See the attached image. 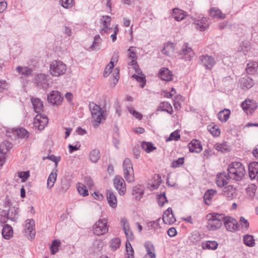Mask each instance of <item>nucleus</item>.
I'll use <instances>...</instances> for the list:
<instances>
[{"instance_id":"4468645a","label":"nucleus","mask_w":258,"mask_h":258,"mask_svg":"<svg viewBox=\"0 0 258 258\" xmlns=\"http://www.w3.org/2000/svg\"><path fill=\"white\" fill-rule=\"evenodd\" d=\"M163 221L166 224L171 225L176 221V218L171 208H168L163 214Z\"/></svg>"},{"instance_id":"680f3d73","label":"nucleus","mask_w":258,"mask_h":258,"mask_svg":"<svg viewBox=\"0 0 258 258\" xmlns=\"http://www.w3.org/2000/svg\"><path fill=\"white\" fill-rule=\"evenodd\" d=\"M176 92L175 89L174 88H172L170 92H168L166 91H163L162 92V94L165 97L170 98L173 97L176 94Z\"/></svg>"},{"instance_id":"052dcab7","label":"nucleus","mask_w":258,"mask_h":258,"mask_svg":"<svg viewBox=\"0 0 258 258\" xmlns=\"http://www.w3.org/2000/svg\"><path fill=\"white\" fill-rule=\"evenodd\" d=\"M18 175L23 182H25L30 176V174L29 171H21L18 173Z\"/></svg>"},{"instance_id":"ddd939ff","label":"nucleus","mask_w":258,"mask_h":258,"mask_svg":"<svg viewBox=\"0 0 258 258\" xmlns=\"http://www.w3.org/2000/svg\"><path fill=\"white\" fill-rule=\"evenodd\" d=\"M111 21V19L110 17L108 16H104L102 17V18L100 20V23L101 25L100 33L101 34L108 33L110 32V30L112 29L111 27H109V26L110 25Z\"/></svg>"},{"instance_id":"423d86ee","label":"nucleus","mask_w":258,"mask_h":258,"mask_svg":"<svg viewBox=\"0 0 258 258\" xmlns=\"http://www.w3.org/2000/svg\"><path fill=\"white\" fill-rule=\"evenodd\" d=\"M107 223V220L105 218L98 220L93 226V233L98 236L106 233L109 227Z\"/></svg>"},{"instance_id":"a18cd8bd","label":"nucleus","mask_w":258,"mask_h":258,"mask_svg":"<svg viewBox=\"0 0 258 258\" xmlns=\"http://www.w3.org/2000/svg\"><path fill=\"white\" fill-rule=\"evenodd\" d=\"M77 189L79 194L83 197L88 196L89 192L86 186L83 183H79L77 184Z\"/></svg>"},{"instance_id":"c756f323","label":"nucleus","mask_w":258,"mask_h":258,"mask_svg":"<svg viewBox=\"0 0 258 258\" xmlns=\"http://www.w3.org/2000/svg\"><path fill=\"white\" fill-rule=\"evenodd\" d=\"M208 130L215 137H218L221 134V130L219 126L213 123L208 126Z\"/></svg>"},{"instance_id":"e433bc0d","label":"nucleus","mask_w":258,"mask_h":258,"mask_svg":"<svg viewBox=\"0 0 258 258\" xmlns=\"http://www.w3.org/2000/svg\"><path fill=\"white\" fill-rule=\"evenodd\" d=\"M126 254L125 258H134V250L129 241L127 240L125 243Z\"/></svg>"},{"instance_id":"c03bdc74","label":"nucleus","mask_w":258,"mask_h":258,"mask_svg":"<svg viewBox=\"0 0 258 258\" xmlns=\"http://www.w3.org/2000/svg\"><path fill=\"white\" fill-rule=\"evenodd\" d=\"M17 70L21 75L24 76H28L32 73V70L26 67H18Z\"/></svg>"},{"instance_id":"8fccbe9b","label":"nucleus","mask_w":258,"mask_h":258,"mask_svg":"<svg viewBox=\"0 0 258 258\" xmlns=\"http://www.w3.org/2000/svg\"><path fill=\"white\" fill-rule=\"evenodd\" d=\"M59 245L60 241L59 240H54L53 241L50 246L51 254H54L57 251Z\"/></svg>"},{"instance_id":"774afa93","label":"nucleus","mask_w":258,"mask_h":258,"mask_svg":"<svg viewBox=\"0 0 258 258\" xmlns=\"http://www.w3.org/2000/svg\"><path fill=\"white\" fill-rule=\"evenodd\" d=\"M101 41L100 37L99 35H96L94 38V40L93 43V44L91 46V48L92 50H94L96 48V46H98Z\"/></svg>"},{"instance_id":"f8f14e48","label":"nucleus","mask_w":258,"mask_h":258,"mask_svg":"<svg viewBox=\"0 0 258 258\" xmlns=\"http://www.w3.org/2000/svg\"><path fill=\"white\" fill-rule=\"evenodd\" d=\"M119 58V54L118 52L114 53L110 61L106 67L104 71V76H108L112 72V70L117 62Z\"/></svg>"},{"instance_id":"5701e85b","label":"nucleus","mask_w":258,"mask_h":258,"mask_svg":"<svg viewBox=\"0 0 258 258\" xmlns=\"http://www.w3.org/2000/svg\"><path fill=\"white\" fill-rule=\"evenodd\" d=\"M209 15L213 18H217L219 19H224L226 15L217 7H212L209 10Z\"/></svg>"},{"instance_id":"f704fd0d","label":"nucleus","mask_w":258,"mask_h":258,"mask_svg":"<svg viewBox=\"0 0 258 258\" xmlns=\"http://www.w3.org/2000/svg\"><path fill=\"white\" fill-rule=\"evenodd\" d=\"M57 176V171H53L49 175L47 182V188H51L52 187L56 180Z\"/></svg>"},{"instance_id":"6e6552de","label":"nucleus","mask_w":258,"mask_h":258,"mask_svg":"<svg viewBox=\"0 0 258 258\" xmlns=\"http://www.w3.org/2000/svg\"><path fill=\"white\" fill-rule=\"evenodd\" d=\"M113 184L120 196H123L125 194L126 185L122 177L116 175L113 178Z\"/></svg>"},{"instance_id":"bb28decb","label":"nucleus","mask_w":258,"mask_h":258,"mask_svg":"<svg viewBox=\"0 0 258 258\" xmlns=\"http://www.w3.org/2000/svg\"><path fill=\"white\" fill-rule=\"evenodd\" d=\"M231 111L229 109H224L218 114V118L222 122H225L229 118Z\"/></svg>"},{"instance_id":"2f4dec72","label":"nucleus","mask_w":258,"mask_h":258,"mask_svg":"<svg viewBox=\"0 0 258 258\" xmlns=\"http://www.w3.org/2000/svg\"><path fill=\"white\" fill-rule=\"evenodd\" d=\"M2 235L6 239H10L13 235V230L12 227L7 224L2 230Z\"/></svg>"},{"instance_id":"b1692460","label":"nucleus","mask_w":258,"mask_h":258,"mask_svg":"<svg viewBox=\"0 0 258 258\" xmlns=\"http://www.w3.org/2000/svg\"><path fill=\"white\" fill-rule=\"evenodd\" d=\"M157 110L166 112L170 114H172L173 112L171 105L166 101L161 102L158 106Z\"/></svg>"},{"instance_id":"cd10ccee","label":"nucleus","mask_w":258,"mask_h":258,"mask_svg":"<svg viewBox=\"0 0 258 258\" xmlns=\"http://www.w3.org/2000/svg\"><path fill=\"white\" fill-rule=\"evenodd\" d=\"M214 148L218 151L221 152H229L231 150L230 146L227 142H224L221 143H218L215 144Z\"/></svg>"},{"instance_id":"5fc2aeb1","label":"nucleus","mask_w":258,"mask_h":258,"mask_svg":"<svg viewBox=\"0 0 258 258\" xmlns=\"http://www.w3.org/2000/svg\"><path fill=\"white\" fill-rule=\"evenodd\" d=\"M184 162V158L183 157L179 158L172 162L171 166L173 168H177L183 165Z\"/></svg>"},{"instance_id":"f03ea898","label":"nucleus","mask_w":258,"mask_h":258,"mask_svg":"<svg viewBox=\"0 0 258 258\" xmlns=\"http://www.w3.org/2000/svg\"><path fill=\"white\" fill-rule=\"evenodd\" d=\"M207 228L210 231H215L220 228L222 225L223 217L216 213H209L206 215Z\"/></svg>"},{"instance_id":"69168bd1","label":"nucleus","mask_w":258,"mask_h":258,"mask_svg":"<svg viewBox=\"0 0 258 258\" xmlns=\"http://www.w3.org/2000/svg\"><path fill=\"white\" fill-rule=\"evenodd\" d=\"M68 148L69 149V152L71 153L74 151L80 150L81 148V145L79 143H78L74 146L72 145H69Z\"/></svg>"},{"instance_id":"2eb2a0df","label":"nucleus","mask_w":258,"mask_h":258,"mask_svg":"<svg viewBox=\"0 0 258 258\" xmlns=\"http://www.w3.org/2000/svg\"><path fill=\"white\" fill-rule=\"evenodd\" d=\"M173 73L167 68H162L158 73L159 77L163 81L169 82L172 80Z\"/></svg>"},{"instance_id":"49530a36","label":"nucleus","mask_w":258,"mask_h":258,"mask_svg":"<svg viewBox=\"0 0 258 258\" xmlns=\"http://www.w3.org/2000/svg\"><path fill=\"white\" fill-rule=\"evenodd\" d=\"M174 49L173 44L168 43L165 45L164 47L162 50V52L167 55H169L173 52Z\"/></svg>"},{"instance_id":"7c9ffc66","label":"nucleus","mask_w":258,"mask_h":258,"mask_svg":"<svg viewBox=\"0 0 258 258\" xmlns=\"http://www.w3.org/2000/svg\"><path fill=\"white\" fill-rule=\"evenodd\" d=\"M147 253L150 258H156L154 246L150 242H147L144 244Z\"/></svg>"},{"instance_id":"9d476101","label":"nucleus","mask_w":258,"mask_h":258,"mask_svg":"<svg viewBox=\"0 0 258 258\" xmlns=\"http://www.w3.org/2000/svg\"><path fill=\"white\" fill-rule=\"evenodd\" d=\"M47 99L50 103L53 105H59L62 102L63 97L58 91H52L48 95Z\"/></svg>"},{"instance_id":"9b49d317","label":"nucleus","mask_w":258,"mask_h":258,"mask_svg":"<svg viewBox=\"0 0 258 258\" xmlns=\"http://www.w3.org/2000/svg\"><path fill=\"white\" fill-rule=\"evenodd\" d=\"M200 59L205 69L208 70H211L216 64L214 58L207 54L201 55Z\"/></svg>"},{"instance_id":"f257e3e1","label":"nucleus","mask_w":258,"mask_h":258,"mask_svg":"<svg viewBox=\"0 0 258 258\" xmlns=\"http://www.w3.org/2000/svg\"><path fill=\"white\" fill-rule=\"evenodd\" d=\"M245 174L244 166L239 162H232L228 165V177L233 180L240 181L242 179Z\"/></svg>"},{"instance_id":"f3484780","label":"nucleus","mask_w":258,"mask_h":258,"mask_svg":"<svg viewBox=\"0 0 258 258\" xmlns=\"http://www.w3.org/2000/svg\"><path fill=\"white\" fill-rule=\"evenodd\" d=\"M181 54L186 60H190L195 55V53L191 48L188 46L187 44H184L181 50Z\"/></svg>"},{"instance_id":"dca6fc26","label":"nucleus","mask_w":258,"mask_h":258,"mask_svg":"<svg viewBox=\"0 0 258 258\" xmlns=\"http://www.w3.org/2000/svg\"><path fill=\"white\" fill-rule=\"evenodd\" d=\"M224 224L226 228L230 231H233L237 229V222L235 219L230 217L224 219Z\"/></svg>"},{"instance_id":"79ce46f5","label":"nucleus","mask_w":258,"mask_h":258,"mask_svg":"<svg viewBox=\"0 0 258 258\" xmlns=\"http://www.w3.org/2000/svg\"><path fill=\"white\" fill-rule=\"evenodd\" d=\"M244 243L250 247H252L255 244V240L253 237L251 235H246L243 237Z\"/></svg>"},{"instance_id":"3c124183","label":"nucleus","mask_w":258,"mask_h":258,"mask_svg":"<svg viewBox=\"0 0 258 258\" xmlns=\"http://www.w3.org/2000/svg\"><path fill=\"white\" fill-rule=\"evenodd\" d=\"M130 169H133V165L131 160L128 158H126L123 162V170H130Z\"/></svg>"},{"instance_id":"0eeeda50","label":"nucleus","mask_w":258,"mask_h":258,"mask_svg":"<svg viewBox=\"0 0 258 258\" xmlns=\"http://www.w3.org/2000/svg\"><path fill=\"white\" fill-rule=\"evenodd\" d=\"M241 107L244 111L247 114H251L257 109L258 105L256 101L253 99H246L241 103Z\"/></svg>"},{"instance_id":"13d9d810","label":"nucleus","mask_w":258,"mask_h":258,"mask_svg":"<svg viewBox=\"0 0 258 258\" xmlns=\"http://www.w3.org/2000/svg\"><path fill=\"white\" fill-rule=\"evenodd\" d=\"M158 204L160 206H163L165 203H167V200L165 193L160 194L158 197Z\"/></svg>"},{"instance_id":"4be33fe9","label":"nucleus","mask_w":258,"mask_h":258,"mask_svg":"<svg viewBox=\"0 0 258 258\" xmlns=\"http://www.w3.org/2000/svg\"><path fill=\"white\" fill-rule=\"evenodd\" d=\"M106 198L109 206L112 208H116L117 205V201L115 195L110 190L106 191Z\"/></svg>"},{"instance_id":"c9c22d12","label":"nucleus","mask_w":258,"mask_h":258,"mask_svg":"<svg viewBox=\"0 0 258 258\" xmlns=\"http://www.w3.org/2000/svg\"><path fill=\"white\" fill-rule=\"evenodd\" d=\"M89 157L92 162L96 163L100 158L99 151L97 149L92 150L89 153Z\"/></svg>"},{"instance_id":"a19ab883","label":"nucleus","mask_w":258,"mask_h":258,"mask_svg":"<svg viewBox=\"0 0 258 258\" xmlns=\"http://www.w3.org/2000/svg\"><path fill=\"white\" fill-rule=\"evenodd\" d=\"M258 64L255 62H250L247 63L246 68V71L248 74H252L254 73L257 69Z\"/></svg>"},{"instance_id":"58836bf2","label":"nucleus","mask_w":258,"mask_h":258,"mask_svg":"<svg viewBox=\"0 0 258 258\" xmlns=\"http://www.w3.org/2000/svg\"><path fill=\"white\" fill-rule=\"evenodd\" d=\"M142 149L147 153H150L155 150L156 148L150 142H143L141 145Z\"/></svg>"},{"instance_id":"39448f33","label":"nucleus","mask_w":258,"mask_h":258,"mask_svg":"<svg viewBox=\"0 0 258 258\" xmlns=\"http://www.w3.org/2000/svg\"><path fill=\"white\" fill-rule=\"evenodd\" d=\"M128 64L131 66L129 68L130 72L134 71L138 75H140V70L137 62L136 50L134 47H130L128 50Z\"/></svg>"},{"instance_id":"412c9836","label":"nucleus","mask_w":258,"mask_h":258,"mask_svg":"<svg viewBox=\"0 0 258 258\" xmlns=\"http://www.w3.org/2000/svg\"><path fill=\"white\" fill-rule=\"evenodd\" d=\"M219 244L215 240H207L202 243V248L204 250H215L217 249Z\"/></svg>"},{"instance_id":"393cba45","label":"nucleus","mask_w":258,"mask_h":258,"mask_svg":"<svg viewBox=\"0 0 258 258\" xmlns=\"http://www.w3.org/2000/svg\"><path fill=\"white\" fill-rule=\"evenodd\" d=\"M249 176L252 179L258 175V162H253L249 164L248 166Z\"/></svg>"},{"instance_id":"603ef678","label":"nucleus","mask_w":258,"mask_h":258,"mask_svg":"<svg viewBox=\"0 0 258 258\" xmlns=\"http://www.w3.org/2000/svg\"><path fill=\"white\" fill-rule=\"evenodd\" d=\"M61 6L66 9L71 8L75 4L74 0H60Z\"/></svg>"},{"instance_id":"72a5a7b5","label":"nucleus","mask_w":258,"mask_h":258,"mask_svg":"<svg viewBox=\"0 0 258 258\" xmlns=\"http://www.w3.org/2000/svg\"><path fill=\"white\" fill-rule=\"evenodd\" d=\"M31 102L36 112L39 113L42 111L43 105L42 102L39 99L32 98Z\"/></svg>"},{"instance_id":"a211bd4d","label":"nucleus","mask_w":258,"mask_h":258,"mask_svg":"<svg viewBox=\"0 0 258 258\" xmlns=\"http://www.w3.org/2000/svg\"><path fill=\"white\" fill-rule=\"evenodd\" d=\"M35 226L34 221L32 219H28L26 221L24 231L26 234H29L31 238H33L35 234V231L34 228Z\"/></svg>"},{"instance_id":"7ed1b4c3","label":"nucleus","mask_w":258,"mask_h":258,"mask_svg":"<svg viewBox=\"0 0 258 258\" xmlns=\"http://www.w3.org/2000/svg\"><path fill=\"white\" fill-rule=\"evenodd\" d=\"M89 106L92 118L95 122L93 125L95 127H97L102 120L105 119L104 111L100 106L93 102H90Z\"/></svg>"},{"instance_id":"de8ad7c7","label":"nucleus","mask_w":258,"mask_h":258,"mask_svg":"<svg viewBox=\"0 0 258 258\" xmlns=\"http://www.w3.org/2000/svg\"><path fill=\"white\" fill-rule=\"evenodd\" d=\"M11 144L8 141H4L0 145V153L6 154L11 147Z\"/></svg>"},{"instance_id":"e2e57ef3","label":"nucleus","mask_w":258,"mask_h":258,"mask_svg":"<svg viewBox=\"0 0 258 258\" xmlns=\"http://www.w3.org/2000/svg\"><path fill=\"white\" fill-rule=\"evenodd\" d=\"M128 110L130 113L137 119L140 120L142 118V115L140 112L135 110L133 108H129Z\"/></svg>"},{"instance_id":"ea45409f","label":"nucleus","mask_w":258,"mask_h":258,"mask_svg":"<svg viewBox=\"0 0 258 258\" xmlns=\"http://www.w3.org/2000/svg\"><path fill=\"white\" fill-rule=\"evenodd\" d=\"M216 194V191L213 189L208 190L204 195V199L205 203L207 205H210V202L214 196Z\"/></svg>"},{"instance_id":"aec40b11","label":"nucleus","mask_w":258,"mask_h":258,"mask_svg":"<svg viewBox=\"0 0 258 258\" xmlns=\"http://www.w3.org/2000/svg\"><path fill=\"white\" fill-rule=\"evenodd\" d=\"M223 193L229 200H232L237 196L236 189L231 185L224 187Z\"/></svg>"},{"instance_id":"473e14b6","label":"nucleus","mask_w":258,"mask_h":258,"mask_svg":"<svg viewBox=\"0 0 258 258\" xmlns=\"http://www.w3.org/2000/svg\"><path fill=\"white\" fill-rule=\"evenodd\" d=\"M172 11V16L177 21L183 20L186 16L185 12L178 8L173 9Z\"/></svg>"},{"instance_id":"6ab92c4d","label":"nucleus","mask_w":258,"mask_h":258,"mask_svg":"<svg viewBox=\"0 0 258 258\" xmlns=\"http://www.w3.org/2000/svg\"><path fill=\"white\" fill-rule=\"evenodd\" d=\"M189 150L192 153H200L203 149L201 142L197 140H192L188 145Z\"/></svg>"},{"instance_id":"20e7f679","label":"nucleus","mask_w":258,"mask_h":258,"mask_svg":"<svg viewBox=\"0 0 258 258\" xmlns=\"http://www.w3.org/2000/svg\"><path fill=\"white\" fill-rule=\"evenodd\" d=\"M67 70L66 65L60 60H53L50 64L49 73L53 77L63 75Z\"/></svg>"},{"instance_id":"a878e982","label":"nucleus","mask_w":258,"mask_h":258,"mask_svg":"<svg viewBox=\"0 0 258 258\" xmlns=\"http://www.w3.org/2000/svg\"><path fill=\"white\" fill-rule=\"evenodd\" d=\"M195 24L197 29L200 31H204L208 27V19L206 18H202L201 20H196Z\"/></svg>"},{"instance_id":"0e129e2a","label":"nucleus","mask_w":258,"mask_h":258,"mask_svg":"<svg viewBox=\"0 0 258 258\" xmlns=\"http://www.w3.org/2000/svg\"><path fill=\"white\" fill-rule=\"evenodd\" d=\"M121 226L124 230H126L127 229L130 228L129 223L127 219L125 218H123L121 219Z\"/></svg>"},{"instance_id":"bf43d9fd","label":"nucleus","mask_w":258,"mask_h":258,"mask_svg":"<svg viewBox=\"0 0 258 258\" xmlns=\"http://www.w3.org/2000/svg\"><path fill=\"white\" fill-rule=\"evenodd\" d=\"M132 78L136 79L139 82H140L141 84L140 85L142 88L144 87L145 84V78L143 76H139L137 75H133L132 76Z\"/></svg>"},{"instance_id":"37998d69","label":"nucleus","mask_w":258,"mask_h":258,"mask_svg":"<svg viewBox=\"0 0 258 258\" xmlns=\"http://www.w3.org/2000/svg\"><path fill=\"white\" fill-rule=\"evenodd\" d=\"M121 243V240L119 238H114L110 241V247L113 250H116L118 249Z\"/></svg>"},{"instance_id":"864d4df0","label":"nucleus","mask_w":258,"mask_h":258,"mask_svg":"<svg viewBox=\"0 0 258 258\" xmlns=\"http://www.w3.org/2000/svg\"><path fill=\"white\" fill-rule=\"evenodd\" d=\"M153 179L154 181L151 184L152 186L155 188H156L159 186L160 183L161 182V176L159 174H155Z\"/></svg>"},{"instance_id":"338daca9","label":"nucleus","mask_w":258,"mask_h":258,"mask_svg":"<svg viewBox=\"0 0 258 258\" xmlns=\"http://www.w3.org/2000/svg\"><path fill=\"white\" fill-rule=\"evenodd\" d=\"M124 232L127 239V240H132L134 239V234L131 228L127 229L126 230H124Z\"/></svg>"},{"instance_id":"09e8293b","label":"nucleus","mask_w":258,"mask_h":258,"mask_svg":"<svg viewBox=\"0 0 258 258\" xmlns=\"http://www.w3.org/2000/svg\"><path fill=\"white\" fill-rule=\"evenodd\" d=\"M256 190V186L254 184L249 185L246 188V192L250 197L254 196Z\"/></svg>"},{"instance_id":"c85d7f7f","label":"nucleus","mask_w":258,"mask_h":258,"mask_svg":"<svg viewBox=\"0 0 258 258\" xmlns=\"http://www.w3.org/2000/svg\"><path fill=\"white\" fill-rule=\"evenodd\" d=\"M228 179L224 173H219L216 176V183L219 187H223L228 183Z\"/></svg>"},{"instance_id":"4c0bfd02","label":"nucleus","mask_w":258,"mask_h":258,"mask_svg":"<svg viewBox=\"0 0 258 258\" xmlns=\"http://www.w3.org/2000/svg\"><path fill=\"white\" fill-rule=\"evenodd\" d=\"M123 176L128 182H133L135 180L134 169L123 171Z\"/></svg>"},{"instance_id":"1a4fd4ad","label":"nucleus","mask_w":258,"mask_h":258,"mask_svg":"<svg viewBox=\"0 0 258 258\" xmlns=\"http://www.w3.org/2000/svg\"><path fill=\"white\" fill-rule=\"evenodd\" d=\"M48 122L47 117L41 115L37 114L34 119V126L39 130H43L47 125Z\"/></svg>"},{"instance_id":"6e6d98bb","label":"nucleus","mask_w":258,"mask_h":258,"mask_svg":"<svg viewBox=\"0 0 258 258\" xmlns=\"http://www.w3.org/2000/svg\"><path fill=\"white\" fill-rule=\"evenodd\" d=\"M17 134L18 136L20 138H28V132L24 128H21L17 130L16 131Z\"/></svg>"},{"instance_id":"4d7b16f0","label":"nucleus","mask_w":258,"mask_h":258,"mask_svg":"<svg viewBox=\"0 0 258 258\" xmlns=\"http://www.w3.org/2000/svg\"><path fill=\"white\" fill-rule=\"evenodd\" d=\"M180 136L177 131H175L172 133L169 136V138L166 139V141H177L180 139Z\"/></svg>"}]
</instances>
